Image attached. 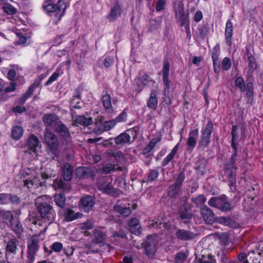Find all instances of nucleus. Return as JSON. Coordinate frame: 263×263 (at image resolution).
Listing matches in <instances>:
<instances>
[{"mask_svg":"<svg viewBox=\"0 0 263 263\" xmlns=\"http://www.w3.org/2000/svg\"><path fill=\"white\" fill-rule=\"evenodd\" d=\"M232 63L230 58L225 57L223 59L221 62V68L223 70L227 71L231 67Z\"/></svg>","mask_w":263,"mask_h":263,"instance_id":"50","label":"nucleus"},{"mask_svg":"<svg viewBox=\"0 0 263 263\" xmlns=\"http://www.w3.org/2000/svg\"><path fill=\"white\" fill-rule=\"evenodd\" d=\"M158 241V236L156 234H153L147 237L145 242L144 251L145 254L149 258H152L155 255Z\"/></svg>","mask_w":263,"mask_h":263,"instance_id":"5","label":"nucleus"},{"mask_svg":"<svg viewBox=\"0 0 263 263\" xmlns=\"http://www.w3.org/2000/svg\"><path fill=\"white\" fill-rule=\"evenodd\" d=\"M10 202V194L2 193L0 194V204H7Z\"/></svg>","mask_w":263,"mask_h":263,"instance_id":"59","label":"nucleus"},{"mask_svg":"<svg viewBox=\"0 0 263 263\" xmlns=\"http://www.w3.org/2000/svg\"><path fill=\"white\" fill-rule=\"evenodd\" d=\"M12 137L15 140H18L23 134V128L20 126H14L11 130Z\"/></svg>","mask_w":263,"mask_h":263,"instance_id":"39","label":"nucleus"},{"mask_svg":"<svg viewBox=\"0 0 263 263\" xmlns=\"http://www.w3.org/2000/svg\"><path fill=\"white\" fill-rule=\"evenodd\" d=\"M204 221L207 223L212 224L214 222V214L213 211L207 206L203 205L200 209Z\"/></svg>","mask_w":263,"mask_h":263,"instance_id":"14","label":"nucleus"},{"mask_svg":"<svg viewBox=\"0 0 263 263\" xmlns=\"http://www.w3.org/2000/svg\"><path fill=\"white\" fill-rule=\"evenodd\" d=\"M41 234L30 236L27 240V258L29 263L35 260V256L40 248Z\"/></svg>","mask_w":263,"mask_h":263,"instance_id":"4","label":"nucleus"},{"mask_svg":"<svg viewBox=\"0 0 263 263\" xmlns=\"http://www.w3.org/2000/svg\"><path fill=\"white\" fill-rule=\"evenodd\" d=\"M206 200V198L203 195H199L193 199V201L197 205H202Z\"/></svg>","mask_w":263,"mask_h":263,"instance_id":"53","label":"nucleus"},{"mask_svg":"<svg viewBox=\"0 0 263 263\" xmlns=\"http://www.w3.org/2000/svg\"><path fill=\"white\" fill-rule=\"evenodd\" d=\"M203 18V14L201 11L198 10L195 13L194 20L196 23H199Z\"/></svg>","mask_w":263,"mask_h":263,"instance_id":"64","label":"nucleus"},{"mask_svg":"<svg viewBox=\"0 0 263 263\" xmlns=\"http://www.w3.org/2000/svg\"><path fill=\"white\" fill-rule=\"evenodd\" d=\"M116 122L114 120H110L105 122H97L96 123L95 130L97 132L101 133L105 130H109L116 125Z\"/></svg>","mask_w":263,"mask_h":263,"instance_id":"12","label":"nucleus"},{"mask_svg":"<svg viewBox=\"0 0 263 263\" xmlns=\"http://www.w3.org/2000/svg\"><path fill=\"white\" fill-rule=\"evenodd\" d=\"M3 218L4 220L5 221V222L8 223V222H10L12 219H14L13 214L10 211H6L3 213Z\"/></svg>","mask_w":263,"mask_h":263,"instance_id":"56","label":"nucleus"},{"mask_svg":"<svg viewBox=\"0 0 263 263\" xmlns=\"http://www.w3.org/2000/svg\"><path fill=\"white\" fill-rule=\"evenodd\" d=\"M133 133V131L128 130L125 133L119 135L115 139V142L117 145H123L129 143L130 141V134Z\"/></svg>","mask_w":263,"mask_h":263,"instance_id":"16","label":"nucleus"},{"mask_svg":"<svg viewBox=\"0 0 263 263\" xmlns=\"http://www.w3.org/2000/svg\"><path fill=\"white\" fill-rule=\"evenodd\" d=\"M248 62V73H249L250 74H252L253 72L256 70L257 68V62L256 59L254 56L247 59Z\"/></svg>","mask_w":263,"mask_h":263,"instance_id":"30","label":"nucleus"},{"mask_svg":"<svg viewBox=\"0 0 263 263\" xmlns=\"http://www.w3.org/2000/svg\"><path fill=\"white\" fill-rule=\"evenodd\" d=\"M160 141L159 138H155L151 140L148 144L143 150V155L148 157L150 156L151 152L156 146V144Z\"/></svg>","mask_w":263,"mask_h":263,"instance_id":"27","label":"nucleus"},{"mask_svg":"<svg viewBox=\"0 0 263 263\" xmlns=\"http://www.w3.org/2000/svg\"><path fill=\"white\" fill-rule=\"evenodd\" d=\"M206 160L203 159L198 161L195 164L196 169L199 171L201 175H203L206 170Z\"/></svg>","mask_w":263,"mask_h":263,"instance_id":"38","label":"nucleus"},{"mask_svg":"<svg viewBox=\"0 0 263 263\" xmlns=\"http://www.w3.org/2000/svg\"><path fill=\"white\" fill-rule=\"evenodd\" d=\"M73 168L69 164H66L63 167V177L66 181H69L72 179Z\"/></svg>","mask_w":263,"mask_h":263,"instance_id":"28","label":"nucleus"},{"mask_svg":"<svg viewBox=\"0 0 263 263\" xmlns=\"http://www.w3.org/2000/svg\"><path fill=\"white\" fill-rule=\"evenodd\" d=\"M10 227L16 234H20L23 230L22 225L17 218L12 219L10 222Z\"/></svg>","mask_w":263,"mask_h":263,"instance_id":"31","label":"nucleus"},{"mask_svg":"<svg viewBox=\"0 0 263 263\" xmlns=\"http://www.w3.org/2000/svg\"><path fill=\"white\" fill-rule=\"evenodd\" d=\"M52 199L51 197L43 195L38 197L35 201V204L41 217L45 221L50 223L55 217V213L52 207L50 205Z\"/></svg>","mask_w":263,"mask_h":263,"instance_id":"1","label":"nucleus"},{"mask_svg":"<svg viewBox=\"0 0 263 263\" xmlns=\"http://www.w3.org/2000/svg\"><path fill=\"white\" fill-rule=\"evenodd\" d=\"M165 2L164 0H159L156 4V9L157 11H160L164 9Z\"/></svg>","mask_w":263,"mask_h":263,"instance_id":"63","label":"nucleus"},{"mask_svg":"<svg viewBox=\"0 0 263 263\" xmlns=\"http://www.w3.org/2000/svg\"><path fill=\"white\" fill-rule=\"evenodd\" d=\"M213 130L214 124L213 122L210 119L205 125L202 127L200 133L202 134L211 136Z\"/></svg>","mask_w":263,"mask_h":263,"instance_id":"33","label":"nucleus"},{"mask_svg":"<svg viewBox=\"0 0 263 263\" xmlns=\"http://www.w3.org/2000/svg\"><path fill=\"white\" fill-rule=\"evenodd\" d=\"M115 166L114 164L111 163H107L103 167V171L106 174H109L112 171H114Z\"/></svg>","mask_w":263,"mask_h":263,"instance_id":"62","label":"nucleus"},{"mask_svg":"<svg viewBox=\"0 0 263 263\" xmlns=\"http://www.w3.org/2000/svg\"><path fill=\"white\" fill-rule=\"evenodd\" d=\"M193 232L191 231L182 230V240H188L194 238L195 236Z\"/></svg>","mask_w":263,"mask_h":263,"instance_id":"51","label":"nucleus"},{"mask_svg":"<svg viewBox=\"0 0 263 263\" xmlns=\"http://www.w3.org/2000/svg\"><path fill=\"white\" fill-rule=\"evenodd\" d=\"M6 253H13L16 252V246L15 242L13 240L8 242L6 246Z\"/></svg>","mask_w":263,"mask_h":263,"instance_id":"49","label":"nucleus"},{"mask_svg":"<svg viewBox=\"0 0 263 263\" xmlns=\"http://www.w3.org/2000/svg\"><path fill=\"white\" fill-rule=\"evenodd\" d=\"M193 216L191 208L186 202L182 205V220L186 219L183 222L184 224H187L190 222V220Z\"/></svg>","mask_w":263,"mask_h":263,"instance_id":"17","label":"nucleus"},{"mask_svg":"<svg viewBox=\"0 0 263 263\" xmlns=\"http://www.w3.org/2000/svg\"><path fill=\"white\" fill-rule=\"evenodd\" d=\"M92 223L90 221H87L80 224V228L82 230H90L92 228Z\"/></svg>","mask_w":263,"mask_h":263,"instance_id":"60","label":"nucleus"},{"mask_svg":"<svg viewBox=\"0 0 263 263\" xmlns=\"http://www.w3.org/2000/svg\"><path fill=\"white\" fill-rule=\"evenodd\" d=\"M122 11L121 5L117 3L110 9L109 14L106 16V18L109 22H113L120 16Z\"/></svg>","mask_w":263,"mask_h":263,"instance_id":"13","label":"nucleus"},{"mask_svg":"<svg viewBox=\"0 0 263 263\" xmlns=\"http://www.w3.org/2000/svg\"><path fill=\"white\" fill-rule=\"evenodd\" d=\"M84 105L83 102L80 99L79 95L73 96L70 102L71 107L76 109L81 108Z\"/></svg>","mask_w":263,"mask_h":263,"instance_id":"43","label":"nucleus"},{"mask_svg":"<svg viewBox=\"0 0 263 263\" xmlns=\"http://www.w3.org/2000/svg\"><path fill=\"white\" fill-rule=\"evenodd\" d=\"M114 210L124 216H128L131 213V210L129 207H123L119 204L114 206Z\"/></svg>","mask_w":263,"mask_h":263,"instance_id":"37","label":"nucleus"},{"mask_svg":"<svg viewBox=\"0 0 263 263\" xmlns=\"http://www.w3.org/2000/svg\"><path fill=\"white\" fill-rule=\"evenodd\" d=\"M102 102L104 108L106 112H111L113 111V108L111 103V97L109 95L106 93L102 97Z\"/></svg>","mask_w":263,"mask_h":263,"instance_id":"26","label":"nucleus"},{"mask_svg":"<svg viewBox=\"0 0 263 263\" xmlns=\"http://www.w3.org/2000/svg\"><path fill=\"white\" fill-rule=\"evenodd\" d=\"M147 107L152 109L156 110L158 106L157 93L156 90H152L149 98L147 100Z\"/></svg>","mask_w":263,"mask_h":263,"instance_id":"19","label":"nucleus"},{"mask_svg":"<svg viewBox=\"0 0 263 263\" xmlns=\"http://www.w3.org/2000/svg\"><path fill=\"white\" fill-rule=\"evenodd\" d=\"M224 175L229 181V186L232 189V187L235 189L236 186V172L238 169L237 166L231 164H223Z\"/></svg>","mask_w":263,"mask_h":263,"instance_id":"7","label":"nucleus"},{"mask_svg":"<svg viewBox=\"0 0 263 263\" xmlns=\"http://www.w3.org/2000/svg\"><path fill=\"white\" fill-rule=\"evenodd\" d=\"M64 216L66 221H71L77 218H81L82 214L79 212L75 213L71 209L67 208L64 210Z\"/></svg>","mask_w":263,"mask_h":263,"instance_id":"22","label":"nucleus"},{"mask_svg":"<svg viewBox=\"0 0 263 263\" xmlns=\"http://www.w3.org/2000/svg\"><path fill=\"white\" fill-rule=\"evenodd\" d=\"M54 201L58 206L60 208H64L66 202L65 196L62 193L55 195Z\"/></svg>","mask_w":263,"mask_h":263,"instance_id":"44","label":"nucleus"},{"mask_svg":"<svg viewBox=\"0 0 263 263\" xmlns=\"http://www.w3.org/2000/svg\"><path fill=\"white\" fill-rule=\"evenodd\" d=\"M63 245L60 242H55L51 246V250H49V254H50L52 252L59 253L62 250Z\"/></svg>","mask_w":263,"mask_h":263,"instance_id":"47","label":"nucleus"},{"mask_svg":"<svg viewBox=\"0 0 263 263\" xmlns=\"http://www.w3.org/2000/svg\"><path fill=\"white\" fill-rule=\"evenodd\" d=\"M162 74L164 84L165 86V88L164 90V96H166V93L167 92L166 89H168L170 87V82L168 81V75L170 74V64L167 61H165L163 63Z\"/></svg>","mask_w":263,"mask_h":263,"instance_id":"15","label":"nucleus"},{"mask_svg":"<svg viewBox=\"0 0 263 263\" xmlns=\"http://www.w3.org/2000/svg\"><path fill=\"white\" fill-rule=\"evenodd\" d=\"M179 146V144L178 143L172 150L171 152L168 155V156L163 160L162 162V165L163 166H166L174 158Z\"/></svg>","mask_w":263,"mask_h":263,"instance_id":"36","label":"nucleus"},{"mask_svg":"<svg viewBox=\"0 0 263 263\" xmlns=\"http://www.w3.org/2000/svg\"><path fill=\"white\" fill-rule=\"evenodd\" d=\"M90 168L86 167H80L76 170V173L78 177L85 178L90 174Z\"/></svg>","mask_w":263,"mask_h":263,"instance_id":"40","label":"nucleus"},{"mask_svg":"<svg viewBox=\"0 0 263 263\" xmlns=\"http://www.w3.org/2000/svg\"><path fill=\"white\" fill-rule=\"evenodd\" d=\"M246 96L247 97V103L252 104L254 101V90H246Z\"/></svg>","mask_w":263,"mask_h":263,"instance_id":"58","label":"nucleus"},{"mask_svg":"<svg viewBox=\"0 0 263 263\" xmlns=\"http://www.w3.org/2000/svg\"><path fill=\"white\" fill-rule=\"evenodd\" d=\"M197 140L196 138L192 137H189L187 140V145L189 146V149H191L192 151L196 145Z\"/></svg>","mask_w":263,"mask_h":263,"instance_id":"55","label":"nucleus"},{"mask_svg":"<svg viewBox=\"0 0 263 263\" xmlns=\"http://www.w3.org/2000/svg\"><path fill=\"white\" fill-rule=\"evenodd\" d=\"M211 137L209 135H205L201 134L200 139L198 141V145L197 148L200 150H203L207 148L211 143Z\"/></svg>","mask_w":263,"mask_h":263,"instance_id":"23","label":"nucleus"},{"mask_svg":"<svg viewBox=\"0 0 263 263\" xmlns=\"http://www.w3.org/2000/svg\"><path fill=\"white\" fill-rule=\"evenodd\" d=\"M63 4H64V2H62L61 0L58 2L57 5L53 3L51 0H47L44 2L43 7L44 9L48 13L55 12V15H59V20H60L63 15L66 8V7H64L62 10Z\"/></svg>","mask_w":263,"mask_h":263,"instance_id":"6","label":"nucleus"},{"mask_svg":"<svg viewBox=\"0 0 263 263\" xmlns=\"http://www.w3.org/2000/svg\"><path fill=\"white\" fill-rule=\"evenodd\" d=\"M199 35L202 40L208 39L210 34V26L208 23L199 25L197 28Z\"/></svg>","mask_w":263,"mask_h":263,"instance_id":"21","label":"nucleus"},{"mask_svg":"<svg viewBox=\"0 0 263 263\" xmlns=\"http://www.w3.org/2000/svg\"><path fill=\"white\" fill-rule=\"evenodd\" d=\"M60 73L59 70H57L49 78L48 81L46 82V85H49L53 82L55 81L60 76Z\"/></svg>","mask_w":263,"mask_h":263,"instance_id":"57","label":"nucleus"},{"mask_svg":"<svg viewBox=\"0 0 263 263\" xmlns=\"http://www.w3.org/2000/svg\"><path fill=\"white\" fill-rule=\"evenodd\" d=\"M224 34L226 45L231 47L233 42V26L232 22L230 19L227 21Z\"/></svg>","mask_w":263,"mask_h":263,"instance_id":"9","label":"nucleus"},{"mask_svg":"<svg viewBox=\"0 0 263 263\" xmlns=\"http://www.w3.org/2000/svg\"><path fill=\"white\" fill-rule=\"evenodd\" d=\"M220 54V48L219 44L215 45L212 48L211 57L213 62H219V55Z\"/></svg>","mask_w":263,"mask_h":263,"instance_id":"35","label":"nucleus"},{"mask_svg":"<svg viewBox=\"0 0 263 263\" xmlns=\"http://www.w3.org/2000/svg\"><path fill=\"white\" fill-rule=\"evenodd\" d=\"M34 85H32L29 87L27 91L25 93V95L22 97L23 103H24L27 99V98H28L30 96L31 94L34 91Z\"/></svg>","mask_w":263,"mask_h":263,"instance_id":"61","label":"nucleus"},{"mask_svg":"<svg viewBox=\"0 0 263 263\" xmlns=\"http://www.w3.org/2000/svg\"><path fill=\"white\" fill-rule=\"evenodd\" d=\"M55 130L59 133L64 138L70 137V133L66 126L61 122L59 121L54 127Z\"/></svg>","mask_w":263,"mask_h":263,"instance_id":"25","label":"nucleus"},{"mask_svg":"<svg viewBox=\"0 0 263 263\" xmlns=\"http://www.w3.org/2000/svg\"><path fill=\"white\" fill-rule=\"evenodd\" d=\"M22 176L25 178L23 180L24 186H27L28 189L36 187L41 185L42 180L49 178V176L47 174H40L37 173L34 170L30 168L25 169L22 173Z\"/></svg>","mask_w":263,"mask_h":263,"instance_id":"2","label":"nucleus"},{"mask_svg":"<svg viewBox=\"0 0 263 263\" xmlns=\"http://www.w3.org/2000/svg\"><path fill=\"white\" fill-rule=\"evenodd\" d=\"M130 231L137 235H140L141 234L142 230L139 220L136 218H132L128 223Z\"/></svg>","mask_w":263,"mask_h":263,"instance_id":"18","label":"nucleus"},{"mask_svg":"<svg viewBox=\"0 0 263 263\" xmlns=\"http://www.w3.org/2000/svg\"><path fill=\"white\" fill-rule=\"evenodd\" d=\"M39 140L38 138L33 135H31L28 140V145L31 151L35 152L36 148L38 146Z\"/></svg>","mask_w":263,"mask_h":263,"instance_id":"34","label":"nucleus"},{"mask_svg":"<svg viewBox=\"0 0 263 263\" xmlns=\"http://www.w3.org/2000/svg\"><path fill=\"white\" fill-rule=\"evenodd\" d=\"M208 204L210 206L216 208L223 212L230 211L233 208L231 201H229L224 195L211 197L208 201Z\"/></svg>","mask_w":263,"mask_h":263,"instance_id":"3","label":"nucleus"},{"mask_svg":"<svg viewBox=\"0 0 263 263\" xmlns=\"http://www.w3.org/2000/svg\"><path fill=\"white\" fill-rule=\"evenodd\" d=\"M76 122L80 125L88 126L92 124V120L90 117L87 118L84 116H79L77 118Z\"/></svg>","mask_w":263,"mask_h":263,"instance_id":"41","label":"nucleus"},{"mask_svg":"<svg viewBox=\"0 0 263 263\" xmlns=\"http://www.w3.org/2000/svg\"><path fill=\"white\" fill-rule=\"evenodd\" d=\"M43 121L45 125L55 127L60 120L57 116L52 114H48L44 116Z\"/></svg>","mask_w":263,"mask_h":263,"instance_id":"24","label":"nucleus"},{"mask_svg":"<svg viewBox=\"0 0 263 263\" xmlns=\"http://www.w3.org/2000/svg\"><path fill=\"white\" fill-rule=\"evenodd\" d=\"M141 85L143 86L148 85L149 83H154V81L147 75L143 76L139 80Z\"/></svg>","mask_w":263,"mask_h":263,"instance_id":"54","label":"nucleus"},{"mask_svg":"<svg viewBox=\"0 0 263 263\" xmlns=\"http://www.w3.org/2000/svg\"><path fill=\"white\" fill-rule=\"evenodd\" d=\"M173 3L174 9L176 13V17L177 20H181V1L180 0H172Z\"/></svg>","mask_w":263,"mask_h":263,"instance_id":"45","label":"nucleus"},{"mask_svg":"<svg viewBox=\"0 0 263 263\" xmlns=\"http://www.w3.org/2000/svg\"><path fill=\"white\" fill-rule=\"evenodd\" d=\"M238 126L237 125H232L231 135V142H238Z\"/></svg>","mask_w":263,"mask_h":263,"instance_id":"48","label":"nucleus"},{"mask_svg":"<svg viewBox=\"0 0 263 263\" xmlns=\"http://www.w3.org/2000/svg\"><path fill=\"white\" fill-rule=\"evenodd\" d=\"M107 156L111 157L117 162H120L124 158L123 154L119 151H113L109 149L105 152Z\"/></svg>","mask_w":263,"mask_h":263,"instance_id":"32","label":"nucleus"},{"mask_svg":"<svg viewBox=\"0 0 263 263\" xmlns=\"http://www.w3.org/2000/svg\"><path fill=\"white\" fill-rule=\"evenodd\" d=\"M98 188L102 192L113 196L117 197L119 195V191L113 187L111 180L109 178H104L98 184Z\"/></svg>","mask_w":263,"mask_h":263,"instance_id":"8","label":"nucleus"},{"mask_svg":"<svg viewBox=\"0 0 263 263\" xmlns=\"http://www.w3.org/2000/svg\"><path fill=\"white\" fill-rule=\"evenodd\" d=\"M93 235L94 237L92 245L94 244H102L106 238V234L99 229L95 230Z\"/></svg>","mask_w":263,"mask_h":263,"instance_id":"20","label":"nucleus"},{"mask_svg":"<svg viewBox=\"0 0 263 263\" xmlns=\"http://www.w3.org/2000/svg\"><path fill=\"white\" fill-rule=\"evenodd\" d=\"M44 142L52 149H56L58 147V142L57 137L51 132L46 130Z\"/></svg>","mask_w":263,"mask_h":263,"instance_id":"11","label":"nucleus"},{"mask_svg":"<svg viewBox=\"0 0 263 263\" xmlns=\"http://www.w3.org/2000/svg\"><path fill=\"white\" fill-rule=\"evenodd\" d=\"M53 187L57 189H62L65 191H69L70 186L68 183H65L61 179H56L53 183Z\"/></svg>","mask_w":263,"mask_h":263,"instance_id":"29","label":"nucleus"},{"mask_svg":"<svg viewBox=\"0 0 263 263\" xmlns=\"http://www.w3.org/2000/svg\"><path fill=\"white\" fill-rule=\"evenodd\" d=\"M6 257L8 261V263H18V258L16 255V252L13 253H6Z\"/></svg>","mask_w":263,"mask_h":263,"instance_id":"52","label":"nucleus"},{"mask_svg":"<svg viewBox=\"0 0 263 263\" xmlns=\"http://www.w3.org/2000/svg\"><path fill=\"white\" fill-rule=\"evenodd\" d=\"M235 85L237 88H239L241 92H245L246 89L245 82L242 77H237L235 80Z\"/></svg>","mask_w":263,"mask_h":263,"instance_id":"42","label":"nucleus"},{"mask_svg":"<svg viewBox=\"0 0 263 263\" xmlns=\"http://www.w3.org/2000/svg\"><path fill=\"white\" fill-rule=\"evenodd\" d=\"M198 262L199 263H215V259L213 256L209 254L208 256L202 255L201 257H199Z\"/></svg>","mask_w":263,"mask_h":263,"instance_id":"46","label":"nucleus"},{"mask_svg":"<svg viewBox=\"0 0 263 263\" xmlns=\"http://www.w3.org/2000/svg\"><path fill=\"white\" fill-rule=\"evenodd\" d=\"M95 204L93 198L91 196H86L81 199L80 208L85 212H89L92 210Z\"/></svg>","mask_w":263,"mask_h":263,"instance_id":"10","label":"nucleus"}]
</instances>
